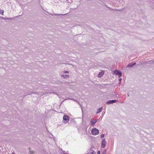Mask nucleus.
I'll list each match as a JSON object with an SVG mask.
<instances>
[{
  "label": "nucleus",
  "instance_id": "1",
  "mask_svg": "<svg viewBox=\"0 0 154 154\" xmlns=\"http://www.w3.org/2000/svg\"><path fill=\"white\" fill-rule=\"evenodd\" d=\"M91 133L93 135H96L99 133V131L96 128H94L92 129Z\"/></svg>",
  "mask_w": 154,
  "mask_h": 154
},
{
  "label": "nucleus",
  "instance_id": "2",
  "mask_svg": "<svg viewBox=\"0 0 154 154\" xmlns=\"http://www.w3.org/2000/svg\"><path fill=\"white\" fill-rule=\"evenodd\" d=\"M113 73L116 75H118L119 78L121 77L122 76V72L118 70L117 69L114 71Z\"/></svg>",
  "mask_w": 154,
  "mask_h": 154
},
{
  "label": "nucleus",
  "instance_id": "3",
  "mask_svg": "<svg viewBox=\"0 0 154 154\" xmlns=\"http://www.w3.org/2000/svg\"><path fill=\"white\" fill-rule=\"evenodd\" d=\"M117 101V100H110L106 102V103L107 104H110L112 103H113L116 102Z\"/></svg>",
  "mask_w": 154,
  "mask_h": 154
},
{
  "label": "nucleus",
  "instance_id": "4",
  "mask_svg": "<svg viewBox=\"0 0 154 154\" xmlns=\"http://www.w3.org/2000/svg\"><path fill=\"white\" fill-rule=\"evenodd\" d=\"M98 120V119H92L91 121V125H94Z\"/></svg>",
  "mask_w": 154,
  "mask_h": 154
},
{
  "label": "nucleus",
  "instance_id": "5",
  "mask_svg": "<svg viewBox=\"0 0 154 154\" xmlns=\"http://www.w3.org/2000/svg\"><path fill=\"white\" fill-rule=\"evenodd\" d=\"M106 145V141L105 139H104L102 140L101 142V147L102 148H104L105 147Z\"/></svg>",
  "mask_w": 154,
  "mask_h": 154
},
{
  "label": "nucleus",
  "instance_id": "6",
  "mask_svg": "<svg viewBox=\"0 0 154 154\" xmlns=\"http://www.w3.org/2000/svg\"><path fill=\"white\" fill-rule=\"evenodd\" d=\"M136 63L135 62L133 63H130L128 65L127 68H131L133 67L134 66L136 65Z\"/></svg>",
  "mask_w": 154,
  "mask_h": 154
},
{
  "label": "nucleus",
  "instance_id": "7",
  "mask_svg": "<svg viewBox=\"0 0 154 154\" xmlns=\"http://www.w3.org/2000/svg\"><path fill=\"white\" fill-rule=\"evenodd\" d=\"M104 73H103V72H100L97 75V76L99 78L101 77L103 74Z\"/></svg>",
  "mask_w": 154,
  "mask_h": 154
},
{
  "label": "nucleus",
  "instance_id": "8",
  "mask_svg": "<svg viewBox=\"0 0 154 154\" xmlns=\"http://www.w3.org/2000/svg\"><path fill=\"white\" fill-rule=\"evenodd\" d=\"M102 107H101L99 108L97 110L96 113L97 114V113H99L100 112H101L102 111Z\"/></svg>",
  "mask_w": 154,
  "mask_h": 154
},
{
  "label": "nucleus",
  "instance_id": "9",
  "mask_svg": "<svg viewBox=\"0 0 154 154\" xmlns=\"http://www.w3.org/2000/svg\"><path fill=\"white\" fill-rule=\"evenodd\" d=\"M63 120H67V116L66 115L64 116L63 118Z\"/></svg>",
  "mask_w": 154,
  "mask_h": 154
},
{
  "label": "nucleus",
  "instance_id": "10",
  "mask_svg": "<svg viewBox=\"0 0 154 154\" xmlns=\"http://www.w3.org/2000/svg\"><path fill=\"white\" fill-rule=\"evenodd\" d=\"M50 15H55V16H60L61 15H63V14H50Z\"/></svg>",
  "mask_w": 154,
  "mask_h": 154
},
{
  "label": "nucleus",
  "instance_id": "11",
  "mask_svg": "<svg viewBox=\"0 0 154 154\" xmlns=\"http://www.w3.org/2000/svg\"><path fill=\"white\" fill-rule=\"evenodd\" d=\"M61 76L62 77H63V78L64 79H66L67 77V75H61Z\"/></svg>",
  "mask_w": 154,
  "mask_h": 154
},
{
  "label": "nucleus",
  "instance_id": "12",
  "mask_svg": "<svg viewBox=\"0 0 154 154\" xmlns=\"http://www.w3.org/2000/svg\"><path fill=\"white\" fill-rule=\"evenodd\" d=\"M92 152L91 153H88L87 154H96V152L94 150H92Z\"/></svg>",
  "mask_w": 154,
  "mask_h": 154
},
{
  "label": "nucleus",
  "instance_id": "13",
  "mask_svg": "<svg viewBox=\"0 0 154 154\" xmlns=\"http://www.w3.org/2000/svg\"><path fill=\"white\" fill-rule=\"evenodd\" d=\"M4 11L3 10L0 9V14L3 15Z\"/></svg>",
  "mask_w": 154,
  "mask_h": 154
},
{
  "label": "nucleus",
  "instance_id": "14",
  "mask_svg": "<svg viewBox=\"0 0 154 154\" xmlns=\"http://www.w3.org/2000/svg\"><path fill=\"white\" fill-rule=\"evenodd\" d=\"M104 134H102L101 135L100 137L102 139L104 137Z\"/></svg>",
  "mask_w": 154,
  "mask_h": 154
},
{
  "label": "nucleus",
  "instance_id": "15",
  "mask_svg": "<svg viewBox=\"0 0 154 154\" xmlns=\"http://www.w3.org/2000/svg\"><path fill=\"white\" fill-rule=\"evenodd\" d=\"M106 150H104L103 151L102 154H106Z\"/></svg>",
  "mask_w": 154,
  "mask_h": 154
},
{
  "label": "nucleus",
  "instance_id": "16",
  "mask_svg": "<svg viewBox=\"0 0 154 154\" xmlns=\"http://www.w3.org/2000/svg\"><path fill=\"white\" fill-rule=\"evenodd\" d=\"M0 18H2V19H4V20H5V19H9L8 18H4V17H1L0 16Z\"/></svg>",
  "mask_w": 154,
  "mask_h": 154
},
{
  "label": "nucleus",
  "instance_id": "17",
  "mask_svg": "<svg viewBox=\"0 0 154 154\" xmlns=\"http://www.w3.org/2000/svg\"><path fill=\"white\" fill-rule=\"evenodd\" d=\"M29 152L31 154H33L34 153V152L32 151H30Z\"/></svg>",
  "mask_w": 154,
  "mask_h": 154
},
{
  "label": "nucleus",
  "instance_id": "18",
  "mask_svg": "<svg viewBox=\"0 0 154 154\" xmlns=\"http://www.w3.org/2000/svg\"><path fill=\"white\" fill-rule=\"evenodd\" d=\"M121 80H122V79L121 78H120L119 79V84L121 83Z\"/></svg>",
  "mask_w": 154,
  "mask_h": 154
},
{
  "label": "nucleus",
  "instance_id": "19",
  "mask_svg": "<svg viewBox=\"0 0 154 154\" xmlns=\"http://www.w3.org/2000/svg\"><path fill=\"white\" fill-rule=\"evenodd\" d=\"M97 154H100V151L99 150L97 152Z\"/></svg>",
  "mask_w": 154,
  "mask_h": 154
},
{
  "label": "nucleus",
  "instance_id": "20",
  "mask_svg": "<svg viewBox=\"0 0 154 154\" xmlns=\"http://www.w3.org/2000/svg\"><path fill=\"white\" fill-rule=\"evenodd\" d=\"M67 72V71H64L63 72V74H65Z\"/></svg>",
  "mask_w": 154,
  "mask_h": 154
},
{
  "label": "nucleus",
  "instance_id": "21",
  "mask_svg": "<svg viewBox=\"0 0 154 154\" xmlns=\"http://www.w3.org/2000/svg\"><path fill=\"white\" fill-rule=\"evenodd\" d=\"M68 99L72 100H73L76 101V100L75 99H71V98H68Z\"/></svg>",
  "mask_w": 154,
  "mask_h": 154
},
{
  "label": "nucleus",
  "instance_id": "22",
  "mask_svg": "<svg viewBox=\"0 0 154 154\" xmlns=\"http://www.w3.org/2000/svg\"><path fill=\"white\" fill-rule=\"evenodd\" d=\"M69 116H68V122L69 121Z\"/></svg>",
  "mask_w": 154,
  "mask_h": 154
},
{
  "label": "nucleus",
  "instance_id": "23",
  "mask_svg": "<svg viewBox=\"0 0 154 154\" xmlns=\"http://www.w3.org/2000/svg\"><path fill=\"white\" fill-rule=\"evenodd\" d=\"M128 97L129 96V95L128 94Z\"/></svg>",
  "mask_w": 154,
  "mask_h": 154
},
{
  "label": "nucleus",
  "instance_id": "24",
  "mask_svg": "<svg viewBox=\"0 0 154 154\" xmlns=\"http://www.w3.org/2000/svg\"><path fill=\"white\" fill-rule=\"evenodd\" d=\"M78 103L79 104H80V105H81L79 103V102H78Z\"/></svg>",
  "mask_w": 154,
  "mask_h": 154
},
{
  "label": "nucleus",
  "instance_id": "25",
  "mask_svg": "<svg viewBox=\"0 0 154 154\" xmlns=\"http://www.w3.org/2000/svg\"><path fill=\"white\" fill-rule=\"evenodd\" d=\"M151 61H148V62H151Z\"/></svg>",
  "mask_w": 154,
  "mask_h": 154
},
{
  "label": "nucleus",
  "instance_id": "26",
  "mask_svg": "<svg viewBox=\"0 0 154 154\" xmlns=\"http://www.w3.org/2000/svg\"><path fill=\"white\" fill-rule=\"evenodd\" d=\"M63 14V15H65V14Z\"/></svg>",
  "mask_w": 154,
  "mask_h": 154
},
{
  "label": "nucleus",
  "instance_id": "27",
  "mask_svg": "<svg viewBox=\"0 0 154 154\" xmlns=\"http://www.w3.org/2000/svg\"><path fill=\"white\" fill-rule=\"evenodd\" d=\"M63 14V15H65V14Z\"/></svg>",
  "mask_w": 154,
  "mask_h": 154
},
{
  "label": "nucleus",
  "instance_id": "28",
  "mask_svg": "<svg viewBox=\"0 0 154 154\" xmlns=\"http://www.w3.org/2000/svg\"><path fill=\"white\" fill-rule=\"evenodd\" d=\"M68 78H69V75H68Z\"/></svg>",
  "mask_w": 154,
  "mask_h": 154
},
{
  "label": "nucleus",
  "instance_id": "29",
  "mask_svg": "<svg viewBox=\"0 0 154 154\" xmlns=\"http://www.w3.org/2000/svg\"><path fill=\"white\" fill-rule=\"evenodd\" d=\"M68 154H69L68 153Z\"/></svg>",
  "mask_w": 154,
  "mask_h": 154
}]
</instances>
